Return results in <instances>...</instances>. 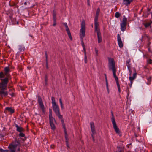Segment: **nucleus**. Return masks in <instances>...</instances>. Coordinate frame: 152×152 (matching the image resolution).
Segmentation results:
<instances>
[{"instance_id": "nucleus-1", "label": "nucleus", "mask_w": 152, "mask_h": 152, "mask_svg": "<svg viewBox=\"0 0 152 152\" xmlns=\"http://www.w3.org/2000/svg\"><path fill=\"white\" fill-rule=\"evenodd\" d=\"M4 71L0 72V96L2 98L6 97L8 94L7 91V84L11 79L10 74L11 70L9 67H5Z\"/></svg>"}, {"instance_id": "nucleus-2", "label": "nucleus", "mask_w": 152, "mask_h": 152, "mask_svg": "<svg viewBox=\"0 0 152 152\" xmlns=\"http://www.w3.org/2000/svg\"><path fill=\"white\" fill-rule=\"evenodd\" d=\"M108 67L109 69L112 70L114 77L116 80L119 92H121L120 86L119 84L118 79L116 75V68L115 64L114 59L112 58H108Z\"/></svg>"}, {"instance_id": "nucleus-3", "label": "nucleus", "mask_w": 152, "mask_h": 152, "mask_svg": "<svg viewBox=\"0 0 152 152\" xmlns=\"http://www.w3.org/2000/svg\"><path fill=\"white\" fill-rule=\"evenodd\" d=\"M81 25V28L80 30V37L81 38V45L83 47L84 52V60L86 62V49L85 48V44L83 42V38L85 37L86 28L85 21L84 20L82 22Z\"/></svg>"}, {"instance_id": "nucleus-4", "label": "nucleus", "mask_w": 152, "mask_h": 152, "mask_svg": "<svg viewBox=\"0 0 152 152\" xmlns=\"http://www.w3.org/2000/svg\"><path fill=\"white\" fill-rule=\"evenodd\" d=\"M52 107L53 111L58 118L63 117L62 115H61L60 114L59 108L58 105L56 104L52 105Z\"/></svg>"}, {"instance_id": "nucleus-5", "label": "nucleus", "mask_w": 152, "mask_h": 152, "mask_svg": "<svg viewBox=\"0 0 152 152\" xmlns=\"http://www.w3.org/2000/svg\"><path fill=\"white\" fill-rule=\"evenodd\" d=\"M95 31L96 32L98 37V42L99 43L102 42V37L100 30L99 28V25L95 26Z\"/></svg>"}, {"instance_id": "nucleus-6", "label": "nucleus", "mask_w": 152, "mask_h": 152, "mask_svg": "<svg viewBox=\"0 0 152 152\" xmlns=\"http://www.w3.org/2000/svg\"><path fill=\"white\" fill-rule=\"evenodd\" d=\"M126 18L124 16L122 20V22L120 23L121 30L122 31H124L126 29Z\"/></svg>"}, {"instance_id": "nucleus-7", "label": "nucleus", "mask_w": 152, "mask_h": 152, "mask_svg": "<svg viewBox=\"0 0 152 152\" xmlns=\"http://www.w3.org/2000/svg\"><path fill=\"white\" fill-rule=\"evenodd\" d=\"M11 144L12 145L16 148L17 147H18L17 150V151L20 152V151L21 144L20 140H17V139H16L14 142H12Z\"/></svg>"}, {"instance_id": "nucleus-8", "label": "nucleus", "mask_w": 152, "mask_h": 152, "mask_svg": "<svg viewBox=\"0 0 152 152\" xmlns=\"http://www.w3.org/2000/svg\"><path fill=\"white\" fill-rule=\"evenodd\" d=\"M38 101L42 112L45 113V107L42 100V98L39 95L38 96Z\"/></svg>"}, {"instance_id": "nucleus-9", "label": "nucleus", "mask_w": 152, "mask_h": 152, "mask_svg": "<svg viewBox=\"0 0 152 152\" xmlns=\"http://www.w3.org/2000/svg\"><path fill=\"white\" fill-rule=\"evenodd\" d=\"M90 126L91 131L92 132L91 136L93 140V141H95V139L94 138V136L96 134V132L95 130V126L94 122H91L90 123Z\"/></svg>"}, {"instance_id": "nucleus-10", "label": "nucleus", "mask_w": 152, "mask_h": 152, "mask_svg": "<svg viewBox=\"0 0 152 152\" xmlns=\"http://www.w3.org/2000/svg\"><path fill=\"white\" fill-rule=\"evenodd\" d=\"M100 9L98 8L97 10L96 15H95V19H94V25L95 26H99V23L98 22V16L99 15L100 12Z\"/></svg>"}, {"instance_id": "nucleus-11", "label": "nucleus", "mask_w": 152, "mask_h": 152, "mask_svg": "<svg viewBox=\"0 0 152 152\" xmlns=\"http://www.w3.org/2000/svg\"><path fill=\"white\" fill-rule=\"evenodd\" d=\"M63 24L65 26V27L66 28V31L67 32V34L69 36V38L71 40H72V38L71 36V34L69 28H68V26L67 25V24L66 23H63Z\"/></svg>"}, {"instance_id": "nucleus-12", "label": "nucleus", "mask_w": 152, "mask_h": 152, "mask_svg": "<svg viewBox=\"0 0 152 152\" xmlns=\"http://www.w3.org/2000/svg\"><path fill=\"white\" fill-rule=\"evenodd\" d=\"M49 123L51 126V129L53 130H54L56 129V128L53 123V121H54L55 123H56V120L54 118L49 119Z\"/></svg>"}, {"instance_id": "nucleus-13", "label": "nucleus", "mask_w": 152, "mask_h": 152, "mask_svg": "<svg viewBox=\"0 0 152 152\" xmlns=\"http://www.w3.org/2000/svg\"><path fill=\"white\" fill-rule=\"evenodd\" d=\"M14 110L11 107H7L4 110V113L6 114L10 113V114H12L14 113Z\"/></svg>"}, {"instance_id": "nucleus-14", "label": "nucleus", "mask_w": 152, "mask_h": 152, "mask_svg": "<svg viewBox=\"0 0 152 152\" xmlns=\"http://www.w3.org/2000/svg\"><path fill=\"white\" fill-rule=\"evenodd\" d=\"M117 40L118 44L120 48H122L123 47V44L121 40L120 35L118 34L117 35Z\"/></svg>"}, {"instance_id": "nucleus-15", "label": "nucleus", "mask_w": 152, "mask_h": 152, "mask_svg": "<svg viewBox=\"0 0 152 152\" xmlns=\"http://www.w3.org/2000/svg\"><path fill=\"white\" fill-rule=\"evenodd\" d=\"M15 126L16 128V131L19 132H23L25 131V130L22 127L19 126L17 124H15Z\"/></svg>"}, {"instance_id": "nucleus-16", "label": "nucleus", "mask_w": 152, "mask_h": 152, "mask_svg": "<svg viewBox=\"0 0 152 152\" xmlns=\"http://www.w3.org/2000/svg\"><path fill=\"white\" fill-rule=\"evenodd\" d=\"M112 124L113 125V128L116 132L118 134H119L120 133V131L119 128L117 126L116 122L113 123Z\"/></svg>"}, {"instance_id": "nucleus-17", "label": "nucleus", "mask_w": 152, "mask_h": 152, "mask_svg": "<svg viewBox=\"0 0 152 152\" xmlns=\"http://www.w3.org/2000/svg\"><path fill=\"white\" fill-rule=\"evenodd\" d=\"M59 119L60 120L61 122L63 128L64 129V133H66V128L65 125L64 123V121L63 118V117H61L60 118H59Z\"/></svg>"}, {"instance_id": "nucleus-18", "label": "nucleus", "mask_w": 152, "mask_h": 152, "mask_svg": "<svg viewBox=\"0 0 152 152\" xmlns=\"http://www.w3.org/2000/svg\"><path fill=\"white\" fill-rule=\"evenodd\" d=\"M8 148L9 149L10 152H15L16 150V148L14 147L12 145L10 144L8 147Z\"/></svg>"}, {"instance_id": "nucleus-19", "label": "nucleus", "mask_w": 152, "mask_h": 152, "mask_svg": "<svg viewBox=\"0 0 152 152\" xmlns=\"http://www.w3.org/2000/svg\"><path fill=\"white\" fill-rule=\"evenodd\" d=\"M15 90L14 89H10L9 91V94L12 97L15 96V94L14 93Z\"/></svg>"}, {"instance_id": "nucleus-20", "label": "nucleus", "mask_w": 152, "mask_h": 152, "mask_svg": "<svg viewBox=\"0 0 152 152\" xmlns=\"http://www.w3.org/2000/svg\"><path fill=\"white\" fill-rule=\"evenodd\" d=\"M136 73H135L133 74V76L132 77L130 76V77H129V80L130 81L131 84L132 83V81L136 77Z\"/></svg>"}, {"instance_id": "nucleus-21", "label": "nucleus", "mask_w": 152, "mask_h": 152, "mask_svg": "<svg viewBox=\"0 0 152 152\" xmlns=\"http://www.w3.org/2000/svg\"><path fill=\"white\" fill-rule=\"evenodd\" d=\"M133 1V0H123V3L125 5H128Z\"/></svg>"}, {"instance_id": "nucleus-22", "label": "nucleus", "mask_w": 152, "mask_h": 152, "mask_svg": "<svg viewBox=\"0 0 152 152\" xmlns=\"http://www.w3.org/2000/svg\"><path fill=\"white\" fill-rule=\"evenodd\" d=\"M49 119L54 118L52 116V111L51 109L50 108L49 109Z\"/></svg>"}, {"instance_id": "nucleus-23", "label": "nucleus", "mask_w": 152, "mask_h": 152, "mask_svg": "<svg viewBox=\"0 0 152 152\" xmlns=\"http://www.w3.org/2000/svg\"><path fill=\"white\" fill-rule=\"evenodd\" d=\"M124 148H123L120 147H117V151L118 152H124Z\"/></svg>"}, {"instance_id": "nucleus-24", "label": "nucleus", "mask_w": 152, "mask_h": 152, "mask_svg": "<svg viewBox=\"0 0 152 152\" xmlns=\"http://www.w3.org/2000/svg\"><path fill=\"white\" fill-rule=\"evenodd\" d=\"M150 9L149 8H147V13H146L145 14V15H146V16H147L148 15H151V18H152V13H150Z\"/></svg>"}, {"instance_id": "nucleus-25", "label": "nucleus", "mask_w": 152, "mask_h": 152, "mask_svg": "<svg viewBox=\"0 0 152 152\" xmlns=\"http://www.w3.org/2000/svg\"><path fill=\"white\" fill-rule=\"evenodd\" d=\"M52 100V105H55L57 104L55 101V98L54 97H52L51 98Z\"/></svg>"}, {"instance_id": "nucleus-26", "label": "nucleus", "mask_w": 152, "mask_h": 152, "mask_svg": "<svg viewBox=\"0 0 152 152\" xmlns=\"http://www.w3.org/2000/svg\"><path fill=\"white\" fill-rule=\"evenodd\" d=\"M10 6H14V8H18V6L17 5V4L15 3H11L10 4Z\"/></svg>"}, {"instance_id": "nucleus-27", "label": "nucleus", "mask_w": 152, "mask_h": 152, "mask_svg": "<svg viewBox=\"0 0 152 152\" xmlns=\"http://www.w3.org/2000/svg\"><path fill=\"white\" fill-rule=\"evenodd\" d=\"M59 100V102H60V104L61 108L62 109H64V107L63 104L62 102L61 99V98H60Z\"/></svg>"}, {"instance_id": "nucleus-28", "label": "nucleus", "mask_w": 152, "mask_h": 152, "mask_svg": "<svg viewBox=\"0 0 152 152\" xmlns=\"http://www.w3.org/2000/svg\"><path fill=\"white\" fill-rule=\"evenodd\" d=\"M53 19H56V13L55 10H53Z\"/></svg>"}, {"instance_id": "nucleus-29", "label": "nucleus", "mask_w": 152, "mask_h": 152, "mask_svg": "<svg viewBox=\"0 0 152 152\" xmlns=\"http://www.w3.org/2000/svg\"><path fill=\"white\" fill-rule=\"evenodd\" d=\"M111 113L112 116V117L111 118V121H112V123L115 122V120L114 117V115L113 114V113L112 111V112H111Z\"/></svg>"}, {"instance_id": "nucleus-30", "label": "nucleus", "mask_w": 152, "mask_h": 152, "mask_svg": "<svg viewBox=\"0 0 152 152\" xmlns=\"http://www.w3.org/2000/svg\"><path fill=\"white\" fill-rule=\"evenodd\" d=\"M152 23V21H151L150 22L144 24V26L145 27H148L150 26Z\"/></svg>"}, {"instance_id": "nucleus-31", "label": "nucleus", "mask_w": 152, "mask_h": 152, "mask_svg": "<svg viewBox=\"0 0 152 152\" xmlns=\"http://www.w3.org/2000/svg\"><path fill=\"white\" fill-rule=\"evenodd\" d=\"M127 66L128 67V70H129V75H130V76H131V75H132V71L131 70V69H130V66H129L128 65H127Z\"/></svg>"}, {"instance_id": "nucleus-32", "label": "nucleus", "mask_w": 152, "mask_h": 152, "mask_svg": "<svg viewBox=\"0 0 152 152\" xmlns=\"http://www.w3.org/2000/svg\"><path fill=\"white\" fill-rule=\"evenodd\" d=\"M121 15V14L118 12H116L115 13V16L116 18H118Z\"/></svg>"}, {"instance_id": "nucleus-33", "label": "nucleus", "mask_w": 152, "mask_h": 152, "mask_svg": "<svg viewBox=\"0 0 152 152\" xmlns=\"http://www.w3.org/2000/svg\"><path fill=\"white\" fill-rule=\"evenodd\" d=\"M65 133V137L66 140V142H68L69 141V139L68 137V136L67 133V132H66V133Z\"/></svg>"}, {"instance_id": "nucleus-34", "label": "nucleus", "mask_w": 152, "mask_h": 152, "mask_svg": "<svg viewBox=\"0 0 152 152\" xmlns=\"http://www.w3.org/2000/svg\"><path fill=\"white\" fill-rule=\"evenodd\" d=\"M19 136L20 137H24L25 136V134L22 132H20Z\"/></svg>"}, {"instance_id": "nucleus-35", "label": "nucleus", "mask_w": 152, "mask_h": 152, "mask_svg": "<svg viewBox=\"0 0 152 152\" xmlns=\"http://www.w3.org/2000/svg\"><path fill=\"white\" fill-rule=\"evenodd\" d=\"M48 80V77L47 75H45V84L46 85L47 84V81Z\"/></svg>"}, {"instance_id": "nucleus-36", "label": "nucleus", "mask_w": 152, "mask_h": 152, "mask_svg": "<svg viewBox=\"0 0 152 152\" xmlns=\"http://www.w3.org/2000/svg\"><path fill=\"white\" fill-rule=\"evenodd\" d=\"M95 52L96 55V56H98V53H98V49L97 48H95Z\"/></svg>"}, {"instance_id": "nucleus-37", "label": "nucleus", "mask_w": 152, "mask_h": 152, "mask_svg": "<svg viewBox=\"0 0 152 152\" xmlns=\"http://www.w3.org/2000/svg\"><path fill=\"white\" fill-rule=\"evenodd\" d=\"M66 146L67 147V148L68 149H69V145L68 142H66Z\"/></svg>"}, {"instance_id": "nucleus-38", "label": "nucleus", "mask_w": 152, "mask_h": 152, "mask_svg": "<svg viewBox=\"0 0 152 152\" xmlns=\"http://www.w3.org/2000/svg\"><path fill=\"white\" fill-rule=\"evenodd\" d=\"M152 63V60L151 59H149L147 61V63L148 64H151Z\"/></svg>"}, {"instance_id": "nucleus-39", "label": "nucleus", "mask_w": 152, "mask_h": 152, "mask_svg": "<svg viewBox=\"0 0 152 152\" xmlns=\"http://www.w3.org/2000/svg\"><path fill=\"white\" fill-rule=\"evenodd\" d=\"M45 55L46 58V61L48 60V54L47 53V52L46 51H45Z\"/></svg>"}, {"instance_id": "nucleus-40", "label": "nucleus", "mask_w": 152, "mask_h": 152, "mask_svg": "<svg viewBox=\"0 0 152 152\" xmlns=\"http://www.w3.org/2000/svg\"><path fill=\"white\" fill-rule=\"evenodd\" d=\"M53 20L54 23L53 25V26H55L56 24V19H55V20H54V19H53Z\"/></svg>"}, {"instance_id": "nucleus-41", "label": "nucleus", "mask_w": 152, "mask_h": 152, "mask_svg": "<svg viewBox=\"0 0 152 152\" xmlns=\"http://www.w3.org/2000/svg\"><path fill=\"white\" fill-rule=\"evenodd\" d=\"M50 147L51 149H54L55 147V145L53 144H52L50 145Z\"/></svg>"}, {"instance_id": "nucleus-42", "label": "nucleus", "mask_w": 152, "mask_h": 152, "mask_svg": "<svg viewBox=\"0 0 152 152\" xmlns=\"http://www.w3.org/2000/svg\"><path fill=\"white\" fill-rule=\"evenodd\" d=\"M130 61L129 60H128L127 61L126 63V65L127 66V65H128L129 66H130V64L129 63H130Z\"/></svg>"}, {"instance_id": "nucleus-43", "label": "nucleus", "mask_w": 152, "mask_h": 152, "mask_svg": "<svg viewBox=\"0 0 152 152\" xmlns=\"http://www.w3.org/2000/svg\"><path fill=\"white\" fill-rule=\"evenodd\" d=\"M106 86L107 88V89L108 90V83L107 81V80H106Z\"/></svg>"}, {"instance_id": "nucleus-44", "label": "nucleus", "mask_w": 152, "mask_h": 152, "mask_svg": "<svg viewBox=\"0 0 152 152\" xmlns=\"http://www.w3.org/2000/svg\"><path fill=\"white\" fill-rule=\"evenodd\" d=\"M46 68L47 69H48V60L46 61Z\"/></svg>"}, {"instance_id": "nucleus-45", "label": "nucleus", "mask_w": 152, "mask_h": 152, "mask_svg": "<svg viewBox=\"0 0 152 152\" xmlns=\"http://www.w3.org/2000/svg\"><path fill=\"white\" fill-rule=\"evenodd\" d=\"M0 152H5V151L4 150H3L2 148H0Z\"/></svg>"}, {"instance_id": "nucleus-46", "label": "nucleus", "mask_w": 152, "mask_h": 152, "mask_svg": "<svg viewBox=\"0 0 152 152\" xmlns=\"http://www.w3.org/2000/svg\"><path fill=\"white\" fill-rule=\"evenodd\" d=\"M151 77H149L148 78V81H150L151 80Z\"/></svg>"}, {"instance_id": "nucleus-47", "label": "nucleus", "mask_w": 152, "mask_h": 152, "mask_svg": "<svg viewBox=\"0 0 152 152\" xmlns=\"http://www.w3.org/2000/svg\"><path fill=\"white\" fill-rule=\"evenodd\" d=\"M104 76H105V80H106H106H107V79L106 75L105 74H104Z\"/></svg>"}, {"instance_id": "nucleus-48", "label": "nucleus", "mask_w": 152, "mask_h": 152, "mask_svg": "<svg viewBox=\"0 0 152 152\" xmlns=\"http://www.w3.org/2000/svg\"><path fill=\"white\" fill-rule=\"evenodd\" d=\"M23 70V69L21 68H20L19 69V70L20 71H22Z\"/></svg>"}, {"instance_id": "nucleus-49", "label": "nucleus", "mask_w": 152, "mask_h": 152, "mask_svg": "<svg viewBox=\"0 0 152 152\" xmlns=\"http://www.w3.org/2000/svg\"><path fill=\"white\" fill-rule=\"evenodd\" d=\"M87 4L88 6H90V3H89V1L87 2Z\"/></svg>"}, {"instance_id": "nucleus-50", "label": "nucleus", "mask_w": 152, "mask_h": 152, "mask_svg": "<svg viewBox=\"0 0 152 152\" xmlns=\"http://www.w3.org/2000/svg\"><path fill=\"white\" fill-rule=\"evenodd\" d=\"M5 152H8L9 151V150H5Z\"/></svg>"}, {"instance_id": "nucleus-51", "label": "nucleus", "mask_w": 152, "mask_h": 152, "mask_svg": "<svg viewBox=\"0 0 152 152\" xmlns=\"http://www.w3.org/2000/svg\"><path fill=\"white\" fill-rule=\"evenodd\" d=\"M107 90L108 92V93H109V89L108 88V89H107Z\"/></svg>"}, {"instance_id": "nucleus-52", "label": "nucleus", "mask_w": 152, "mask_h": 152, "mask_svg": "<svg viewBox=\"0 0 152 152\" xmlns=\"http://www.w3.org/2000/svg\"><path fill=\"white\" fill-rule=\"evenodd\" d=\"M140 152H145V151H141Z\"/></svg>"}, {"instance_id": "nucleus-53", "label": "nucleus", "mask_w": 152, "mask_h": 152, "mask_svg": "<svg viewBox=\"0 0 152 152\" xmlns=\"http://www.w3.org/2000/svg\"><path fill=\"white\" fill-rule=\"evenodd\" d=\"M148 50L149 52L150 51L149 48L148 49Z\"/></svg>"}, {"instance_id": "nucleus-54", "label": "nucleus", "mask_w": 152, "mask_h": 152, "mask_svg": "<svg viewBox=\"0 0 152 152\" xmlns=\"http://www.w3.org/2000/svg\"><path fill=\"white\" fill-rule=\"evenodd\" d=\"M89 1V0H87V2Z\"/></svg>"}, {"instance_id": "nucleus-55", "label": "nucleus", "mask_w": 152, "mask_h": 152, "mask_svg": "<svg viewBox=\"0 0 152 152\" xmlns=\"http://www.w3.org/2000/svg\"><path fill=\"white\" fill-rule=\"evenodd\" d=\"M31 37H33V36H31Z\"/></svg>"}]
</instances>
